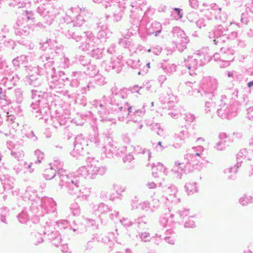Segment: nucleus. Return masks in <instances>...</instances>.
I'll list each match as a JSON object with an SVG mask.
<instances>
[{
	"label": "nucleus",
	"mask_w": 253,
	"mask_h": 253,
	"mask_svg": "<svg viewBox=\"0 0 253 253\" xmlns=\"http://www.w3.org/2000/svg\"><path fill=\"white\" fill-rule=\"evenodd\" d=\"M223 48H221V54L220 57H221V63L219 64V66L221 68H225L228 67L230 64V62L232 61L234 59L233 54L231 50H227L228 55L229 56V57H226V52L223 53Z\"/></svg>",
	"instance_id": "obj_10"
},
{
	"label": "nucleus",
	"mask_w": 253,
	"mask_h": 253,
	"mask_svg": "<svg viewBox=\"0 0 253 253\" xmlns=\"http://www.w3.org/2000/svg\"><path fill=\"white\" fill-rule=\"evenodd\" d=\"M75 141L76 142L84 140V138L83 137V136L82 134H80L78 135L75 138Z\"/></svg>",
	"instance_id": "obj_42"
},
{
	"label": "nucleus",
	"mask_w": 253,
	"mask_h": 253,
	"mask_svg": "<svg viewBox=\"0 0 253 253\" xmlns=\"http://www.w3.org/2000/svg\"><path fill=\"white\" fill-rule=\"evenodd\" d=\"M107 98L106 96H103L101 99V101L103 102L104 104H107Z\"/></svg>",
	"instance_id": "obj_48"
},
{
	"label": "nucleus",
	"mask_w": 253,
	"mask_h": 253,
	"mask_svg": "<svg viewBox=\"0 0 253 253\" xmlns=\"http://www.w3.org/2000/svg\"><path fill=\"white\" fill-rule=\"evenodd\" d=\"M162 47L160 46H157L152 49V52L154 54L156 55H158L160 54L162 51Z\"/></svg>",
	"instance_id": "obj_35"
},
{
	"label": "nucleus",
	"mask_w": 253,
	"mask_h": 253,
	"mask_svg": "<svg viewBox=\"0 0 253 253\" xmlns=\"http://www.w3.org/2000/svg\"><path fill=\"white\" fill-rule=\"evenodd\" d=\"M127 91L128 90L125 88L120 89L119 93L111 98L110 104L112 105V109L118 112H126V107L123 106L126 102L119 101L121 99H125L127 97Z\"/></svg>",
	"instance_id": "obj_6"
},
{
	"label": "nucleus",
	"mask_w": 253,
	"mask_h": 253,
	"mask_svg": "<svg viewBox=\"0 0 253 253\" xmlns=\"http://www.w3.org/2000/svg\"><path fill=\"white\" fill-rule=\"evenodd\" d=\"M124 141H125V142H126V141H130L129 139L127 137L126 135V138L124 139Z\"/></svg>",
	"instance_id": "obj_58"
},
{
	"label": "nucleus",
	"mask_w": 253,
	"mask_h": 253,
	"mask_svg": "<svg viewBox=\"0 0 253 253\" xmlns=\"http://www.w3.org/2000/svg\"><path fill=\"white\" fill-rule=\"evenodd\" d=\"M227 76L229 78H232L235 79L238 78L239 75L235 71H231L228 72Z\"/></svg>",
	"instance_id": "obj_33"
},
{
	"label": "nucleus",
	"mask_w": 253,
	"mask_h": 253,
	"mask_svg": "<svg viewBox=\"0 0 253 253\" xmlns=\"http://www.w3.org/2000/svg\"><path fill=\"white\" fill-rule=\"evenodd\" d=\"M52 43H50L49 42V45L50 46H48V47H49V48L51 49L52 48L51 47V46H52Z\"/></svg>",
	"instance_id": "obj_61"
},
{
	"label": "nucleus",
	"mask_w": 253,
	"mask_h": 253,
	"mask_svg": "<svg viewBox=\"0 0 253 253\" xmlns=\"http://www.w3.org/2000/svg\"><path fill=\"white\" fill-rule=\"evenodd\" d=\"M4 94L2 92V89L0 87V99H2L3 97H4Z\"/></svg>",
	"instance_id": "obj_49"
},
{
	"label": "nucleus",
	"mask_w": 253,
	"mask_h": 253,
	"mask_svg": "<svg viewBox=\"0 0 253 253\" xmlns=\"http://www.w3.org/2000/svg\"><path fill=\"white\" fill-rule=\"evenodd\" d=\"M224 48L223 49V53L225 51L226 52V57H229V56L228 55V53H227V50H230L229 49H227L226 48H224V47H223Z\"/></svg>",
	"instance_id": "obj_52"
},
{
	"label": "nucleus",
	"mask_w": 253,
	"mask_h": 253,
	"mask_svg": "<svg viewBox=\"0 0 253 253\" xmlns=\"http://www.w3.org/2000/svg\"><path fill=\"white\" fill-rule=\"evenodd\" d=\"M247 86L249 88H252L253 89V81L248 83Z\"/></svg>",
	"instance_id": "obj_47"
},
{
	"label": "nucleus",
	"mask_w": 253,
	"mask_h": 253,
	"mask_svg": "<svg viewBox=\"0 0 253 253\" xmlns=\"http://www.w3.org/2000/svg\"><path fill=\"white\" fill-rule=\"evenodd\" d=\"M189 4L193 8H197L199 6L198 0H189Z\"/></svg>",
	"instance_id": "obj_34"
},
{
	"label": "nucleus",
	"mask_w": 253,
	"mask_h": 253,
	"mask_svg": "<svg viewBox=\"0 0 253 253\" xmlns=\"http://www.w3.org/2000/svg\"><path fill=\"white\" fill-rule=\"evenodd\" d=\"M167 80V77L165 75H159L158 77V80L159 83L160 84V85L162 84L166 81Z\"/></svg>",
	"instance_id": "obj_36"
},
{
	"label": "nucleus",
	"mask_w": 253,
	"mask_h": 253,
	"mask_svg": "<svg viewBox=\"0 0 253 253\" xmlns=\"http://www.w3.org/2000/svg\"><path fill=\"white\" fill-rule=\"evenodd\" d=\"M197 141H205V139L203 137H199L197 139Z\"/></svg>",
	"instance_id": "obj_57"
},
{
	"label": "nucleus",
	"mask_w": 253,
	"mask_h": 253,
	"mask_svg": "<svg viewBox=\"0 0 253 253\" xmlns=\"http://www.w3.org/2000/svg\"><path fill=\"white\" fill-rule=\"evenodd\" d=\"M110 64V67L115 70L116 72L119 73L121 72L123 66L121 57L113 56L111 58Z\"/></svg>",
	"instance_id": "obj_13"
},
{
	"label": "nucleus",
	"mask_w": 253,
	"mask_h": 253,
	"mask_svg": "<svg viewBox=\"0 0 253 253\" xmlns=\"http://www.w3.org/2000/svg\"><path fill=\"white\" fill-rule=\"evenodd\" d=\"M59 75L60 77H63V76L65 75V73L64 72L60 71L59 72Z\"/></svg>",
	"instance_id": "obj_56"
},
{
	"label": "nucleus",
	"mask_w": 253,
	"mask_h": 253,
	"mask_svg": "<svg viewBox=\"0 0 253 253\" xmlns=\"http://www.w3.org/2000/svg\"><path fill=\"white\" fill-rule=\"evenodd\" d=\"M226 137V134H224V133H220V134H219V138H220L221 140H222V138H223V137Z\"/></svg>",
	"instance_id": "obj_50"
},
{
	"label": "nucleus",
	"mask_w": 253,
	"mask_h": 253,
	"mask_svg": "<svg viewBox=\"0 0 253 253\" xmlns=\"http://www.w3.org/2000/svg\"><path fill=\"white\" fill-rule=\"evenodd\" d=\"M28 137L31 138V141H36L37 140V137L35 136L33 131H31L28 134Z\"/></svg>",
	"instance_id": "obj_41"
},
{
	"label": "nucleus",
	"mask_w": 253,
	"mask_h": 253,
	"mask_svg": "<svg viewBox=\"0 0 253 253\" xmlns=\"http://www.w3.org/2000/svg\"><path fill=\"white\" fill-rule=\"evenodd\" d=\"M40 93V92L37 90H32V98L33 99L35 100L36 102H40L41 101L39 99L41 96Z\"/></svg>",
	"instance_id": "obj_22"
},
{
	"label": "nucleus",
	"mask_w": 253,
	"mask_h": 253,
	"mask_svg": "<svg viewBox=\"0 0 253 253\" xmlns=\"http://www.w3.org/2000/svg\"><path fill=\"white\" fill-rule=\"evenodd\" d=\"M110 114L108 113L107 114L105 113V115H103V116H101L100 117L101 118V121H110L112 122L114 120L113 118L109 116Z\"/></svg>",
	"instance_id": "obj_29"
},
{
	"label": "nucleus",
	"mask_w": 253,
	"mask_h": 253,
	"mask_svg": "<svg viewBox=\"0 0 253 253\" xmlns=\"http://www.w3.org/2000/svg\"><path fill=\"white\" fill-rule=\"evenodd\" d=\"M206 59V55L204 52L200 51L194 53L192 55L188 56L184 61L185 66L189 70V73L193 76L196 74V71L198 68L202 66L209 60Z\"/></svg>",
	"instance_id": "obj_2"
},
{
	"label": "nucleus",
	"mask_w": 253,
	"mask_h": 253,
	"mask_svg": "<svg viewBox=\"0 0 253 253\" xmlns=\"http://www.w3.org/2000/svg\"><path fill=\"white\" fill-rule=\"evenodd\" d=\"M40 102H32L31 105V107L32 108L33 110H36L39 107V104L38 103H39Z\"/></svg>",
	"instance_id": "obj_43"
},
{
	"label": "nucleus",
	"mask_w": 253,
	"mask_h": 253,
	"mask_svg": "<svg viewBox=\"0 0 253 253\" xmlns=\"http://www.w3.org/2000/svg\"><path fill=\"white\" fill-rule=\"evenodd\" d=\"M172 33L174 37L177 38L176 42H172L173 49H177L179 51L182 52L187 48L189 39L184 31L180 28L176 27L172 29Z\"/></svg>",
	"instance_id": "obj_3"
},
{
	"label": "nucleus",
	"mask_w": 253,
	"mask_h": 253,
	"mask_svg": "<svg viewBox=\"0 0 253 253\" xmlns=\"http://www.w3.org/2000/svg\"><path fill=\"white\" fill-rule=\"evenodd\" d=\"M227 32L223 26L219 25L213 32L209 33V37L215 44H221L228 39Z\"/></svg>",
	"instance_id": "obj_7"
},
{
	"label": "nucleus",
	"mask_w": 253,
	"mask_h": 253,
	"mask_svg": "<svg viewBox=\"0 0 253 253\" xmlns=\"http://www.w3.org/2000/svg\"><path fill=\"white\" fill-rule=\"evenodd\" d=\"M72 76L73 79L71 84L73 86H78L79 84V80L84 79L86 77L85 71L83 72L76 71L73 73Z\"/></svg>",
	"instance_id": "obj_14"
},
{
	"label": "nucleus",
	"mask_w": 253,
	"mask_h": 253,
	"mask_svg": "<svg viewBox=\"0 0 253 253\" xmlns=\"http://www.w3.org/2000/svg\"><path fill=\"white\" fill-rule=\"evenodd\" d=\"M25 16L27 20L33 19V13L32 12H29L26 11Z\"/></svg>",
	"instance_id": "obj_44"
},
{
	"label": "nucleus",
	"mask_w": 253,
	"mask_h": 253,
	"mask_svg": "<svg viewBox=\"0 0 253 253\" xmlns=\"http://www.w3.org/2000/svg\"><path fill=\"white\" fill-rule=\"evenodd\" d=\"M248 118L251 120L252 118L253 117V107H250L248 110Z\"/></svg>",
	"instance_id": "obj_39"
},
{
	"label": "nucleus",
	"mask_w": 253,
	"mask_h": 253,
	"mask_svg": "<svg viewBox=\"0 0 253 253\" xmlns=\"http://www.w3.org/2000/svg\"><path fill=\"white\" fill-rule=\"evenodd\" d=\"M69 60L68 58H64V62L66 64V66H68Z\"/></svg>",
	"instance_id": "obj_51"
},
{
	"label": "nucleus",
	"mask_w": 253,
	"mask_h": 253,
	"mask_svg": "<svg viewBox=\"0 0 253 253\" xmlns=\"http://www.w3.org/2000/svg\"><path fill=\"white\" fill-rule=\"evenodd\" d=\"M184 119H185V121L191 123L195 119V117L194 115L189 113L185 114Z\"/></svg>",
	"instance_id": "obj_26"
},
{
	"label": "nucleus",
	"mask_w": 253,
	"mask_h": 253,
	"mask_svg": "<svg viewBox=\"0 0 253 253\" xmlns=\"http://www.w3.org/2000/svg\"><path fill=\"white\" fill-rule=\"evenodd\" d=\"M145 113V111L144 109L143 108L142 109H139V110H136L134 112V115L135 116H138V117H141L143 116H144Z\"/></svg>",
	"instance_id": "obj_32"
},
{
	"label": "nucleus",
	"mask_w": 253,
	"mask_h": 253,
	"mask_svg": "<svg viewBox=\"0 0 253 253\" xmlns=\"http://www.w3.org/2000/svg\"><path fill=\"white\" fill-rule=\"evenodd\" d=\"M184 90L187 94L192 95L196 97L203 96L200 88L198 87V84L195 82L186 83L184 86Z\"/></svg>",
	"instance_id": "obj_9"
},
{
	"label": "nucleus",
	"mask_w": 253,
	"mask_h": 253,
	"mask_svg": "<svg viewBox=\"0 0 253 253\" xmlns=\"http://www.w3.org/2000/svg\"><path fill=\"white\" fill-rule=\"evenodd\" d=\"M217 114L221 118H231L235 115V111L232 105L221 100L217 110Z\"/></svg>",
	"instance_id": "obj_8"
},
{
	"label": "nucleus",
	"mask_w": 253,
	"mask_h": 253,
	"mask_svg": "<svg viewBox=\"0 0 253 253\" xmlns=\"http://www.w3.org/2000/svg\"><path fill=\"white\" fill-rule=\"evenodd\" d=\"M49 42L52 43V46H51V48H54L55 47H57L56 41L51 40V39H49L47 40L45 42H43L42 43V46L41 47V48L43 50H46V49H47L48 46H50ZM41 44H42V43Z\"/></svg>",
	"instance_id": "obj_18"
},
{
	"label": "nucleus",
	"mask_w": 253,
	"mask_h": 253,
	"mask_svg": "<svg viewBox=\"0 0 253 253\" xmlns=\"http://www.w3.org/2000/svg\"><path fill=\"white\" fill-rule=\"evenodd\" d=\"M189 136V134L186 126L178 127L177 132L174 134V138L177 141H186Z\"/></svg>",
	"instance_id": "obj_11"
},
{
	"label": "nucleus",
	"mask_w": 253,
	"mask_h": 253,
	"mask_svg": "<svg viewBox=\"0 0 253 253\" xmlns=\"http://www.w3.org/2000/svg\"><path fill=\"white\" fill-rule=\"evenodd\" d=\"M151 50L152 49H149L147 51H148V52H150L151 51Z\"/></svg>",
	"instance_id": "obj_64"
},
{
	"label": "nucleus",
	"mask_w": 253,
	"mask_h": 253,
	"mask_svg": "<svg viewBox=\"0 0 253 253\" xmlns=\"http://www.w3.org/2000/svg\"><path fill=\"white\" fill-rule=\"evenodd\" d=\"M198 14L196 12L189 13L187 15V18L190 22H195L198 19Z\"/></svg>",
	"instance_id": "obj_21"
},
{
	"label": "nucleus",
	"mask_w": 253,
	"mask_h": 253,
	"mask_svg": "<svg viewBox=\"0 0 253 253\" xmlns=\"http://www.w3.org/2000/svg\"><path fill=\"white\" fill-rule=\"evenodd\" d=\"M143 126V125L142 124H140L139 125V129H141Z\"/></svg>",
	"instance_id": "obj_59"
},
{
	"label": "nucleus",
	"mask_w": 253,
	"mask_h": 253,
	"mask_svg": "<svg viewBox=\"0 0 253 253\" xmlns=\"http://www.w3.org/2000/svg\"><path fill=\"white\" fill-rule=\"evenodd\" d=\"M32 76H31L29 79V83L30 84H33V82H32L33 79H32Z\"/></svg>",
	"instance_id": "obj_55"
},
{
	"label": "nucleus",
	"mask_w": 253,
	"mask_h": 253,
	"mask_svg": "<svg viewBox=\"0 0 253 253\" xmlns=\"http://www.w3.org/2000/svg\"><path fill=\"white\" fill-rule=\"evenodd\" d=\"M146 66H147V67L148 68H150V63H148L146 64Z\"/></svg>",
	"instance_id": "obj_60"
},
{
	"label": "nucleus",
	"mask_w": 253,
	"mask_h": 253,
	"mask_svg": "<svg viewBox=\"0 0 253 253\" xmlns=\"http://www.w3.org/2000/svg\"><path fill=\"white\" fill-rule=\"evenodd\" d=\"M41 60L43 62H44L45 61H48L47 63H44V66H45V68H47V67H49L50 65H52V63L53 62V61L52 60V58H51L50 57H48L45 55H42L41 56Z\"/></svg>",
	"instance_id": "obj_19"
},
{
	"label": "nucleus",
	"mask_w": 253,
	"mask_h": 253,
	"mask_svg": "<svg viewBox=\"0 0 253 253\" xmlns=\"http://www.w3.org/2000/svg\"><path fill=\"white\" fill-rule=\"evenodd\" d=\"M70 11L71 12L70 16L72 18V23L66 24L64 32L72 28H74L76 32H78V30H77V29L74 27H79L84 23V20L83 17L84 12L78 7L71 8Z\"/></svg>",
	"instance_id": "obj_5"
},
{
	"label": "nucleus",
	"mask_w": 253,
	"mask_h": 253,
	"mask_svg": "<svg viewBox=\"0 0 253 253\" xmlns=\"http://www.w3.org/2000/svg\"><path fill=\"white\" fill-rule=\"evenodd\" d=\"M176 66L174 65H172L170 67V68L171 69V70H173V71H176Z\"/></svg>",
	"instance_id": "obj_54"
},
{
	"label": "nucleus",
	"mask_w": 253,
	"mask_h": 253,
	"mask_svg": "<svg viewBox=\"0 0 253 253\" xmlns=\"http://www.w3.org/2000/svg\"><path fill=\"white\" fill-rule=\"evenodd\" d=\"M99 106H100V107H103V105L102 103H100L99 104Z\"/></svg>",
	"instance_id": "obj_63"
},
{
	"label": "nucleus",
	"mask_w": 253,
	"mask_h": 253,
	"mask_svg": "<svg viewBox=\"0 0 253 253\" xmlns=\"http://www.w3.org/2000/svg\"><path fill=\"white\" fill-rule=\"evenodd\" d=\"M123 106L126 107V112L122 111V112H118L116 111L117 113L119 114L120 113H124L126 115H129V113L131 112V110L132 109V107L131 106H129L128 105V103L127 102H125L124 105H123Z\"/></svg>",
	"instance_id": "obj_24"
},
{
	"label": "nucleus",
	"mask_w": 253,
	"mask_h": 253,
	"mask_svg": "<svg viewBox=\"0 0 253 253\" xmlns=\"http://www.w3.org/2000/svg\"><path fill=\"white\" fill-rule=\"evenodd\" d=\"M2 122H3L2 119L0 117V126L2 125ZM2 131L1 129L0 128V133H2Z\"/></svg>",
	"instance_id": "obj_53"
},
{
	"label": "nucleus",
	"mask_w": 253,
	"mask_h": 253,
	"mask_svg": "<svg viewBox=\"0 0 253 253\" xmlns=\"http://www.w3.org/2000/svg\"><path fill=\"white\" fill-rule=\"evenodd\" d=\"M25 58H26V57L25 56L22 55L20 57H18L17 58L13 59L12 62L14 65L18 66L19 65L18 62H19V60H22V59H25Z\"/></svg>",
	"instance_id": "obj_37"
},
{
	"label": "nucleus",
	"mask_w": 253,
	"mask_h": 253,
	"mask_svg": "<svg viewBox=\"0 0 253 253\" xmlns=\"http://www.w3.org/2000/svg\"><path fill=\"white\" fill-rule=\"evenodd\" d=\"M48 6V4L47 5L44 4L40 5L37 9L38 13L43 16H45L48 13V11L47 10Z\"/></svg>",
	"instance_id": "obj_17"
},
{
	"label": "nucleus",
	"mask_w": 253,
	"mask_h": 253,
	"mask_svg": "<svg viewBox=\"0 0 253 253\" xmlns=\"http://www.w3.org/2000/svg\"><path fill=\"white\" fill-rule=\"evenodd\" d=\"M31 32L32 30L29 27H24L21 32V35L23 36H27L30 35Z\"/></svg>",
	"instance_id": "obj_30"
},
{
	"label": "nucleus",
	"mask_w": 253,
	"mask_h": 253,
	"mask_svg": "<svg viewBox=\"0 0 253 253\" xmlns=\"http://www.w3.org/2000/svg\"><path fill=\"white\" fill-rule=\"evenodd\" d=\"M79 61L80 63L83 66L88 65L89 64V59L85 56L80 57Z\"/></svg>",
	"instance_id": "obj_25"
},
{
	"label": "nucleus",
	"mask_w": 253,
	"mask_h": 253,
	"mask_svg": "<svg viewBox=\"0 0 253 253\" xmlns=\"http://www.w3.org/2000/svg\"><path fill=\"white\" fill-rule=\"evenodd\" d=\"M196 24L197 27L199 29H201L202 27H204L206 26L207 23L206 21L203 18H198L196 22Z\"/></svg>",
	"instance_id": "obj_23"
},
{
	"label": "nucleus",
	"mask_w": 253,
	"mask_h": 253,
	"mask_svg": "<svg viewBox=\"0 0 253 253\" xmlns=\"http://www.w3.org/2000/svg\"><path fill=\"white\" fill-rule=\"evenodd\" d=\"M152 130L156 132L158 135H160L163 132V130L161 128L160 126L157 124L152 126Z\"/></svg>",
	"instance_id": "obj_27"
},
{
	"label": "nucleus",
	"mask_w": 253,
	"mask_h": 253,
	"mask_svg": "<svg viewBox=\"0 0 253 253\" xmlns=\"http://www.w3.org/2000/svg\"><path fill=\"white\" fill-rule=\"evenodd\" d=\"M169 114L173 118H177L178 117V114L177 113L171 112L169 113Z\"/></svg>",
	"instance_id": "obj_46"
},
{
	"label": "nucleus",
	"mask_w": 253,
	"mask_h": 253,
	"mask_svg": "<svg viewBox=\"0 0 253 253\" xmlns=\"http://www.w3.org/2000/svg\"><path fill=\"white\" fill-rule=\"evenodd\" d=\"M221 54V51H220L219 53H216L215 54H214V55L213 56V59L215 61H221V57H220Z\"/></svg>",
	"instance_id": "obj_38"
},
{
	"label": "nucleus",
	"mask_w": 253,
	"mask_h": 253,
	"mask_svg": "<svg viewBox=\"0 0 253 253\" xmlns=\"http://www.w3.org/2000/svg\"><path fill=\"white\" fill-rule=\"evenodd\" d=\"M174 11L176 13V16H175V18L180 19L182 18L183 15L182 13V9H179L178 8H174L173 9Z\"/></svg>",
	"instance_id": "obj_31"
},
{
	"label": "nucleus",
	"mask_w": 253,
	"mask_h": 253,
	"mask_svg": "<svg viewBox=\"0 0 253 253\" xmlns=\"http://www.w3.org/2000/svg\"><path fill=\"white\" fill-rule=\"evenodd\" d=\"M215 103L213 102L207 101L205 105V111L207 113H211L215 110Z\"/></svg>",
	"instance_id": "obj_16"
},
{
	"label": "nucleus",
	"mask_w": 253,
	"mask_h": 253,
	"mask_svg": "<svg viewBox=\"0 0 253 253\" xmlns=\"http://www.w3.org/2000/svg\"><path fill=\"white\" fill-rule=\"evenodd\" d=\"M4 37L3 35L0 34V39L3 38Z\"/></svg>",
	"instance_id": "obj_62"
},
{
	"label": "nucleus",
	"mask_w": 253,
	"mask_h": 253,
	"mask_svg": "<svg viewBox=\"0 0 253 253\" xmlns=\"http://www.w3.org/2000/svg\"><path fill=\"white\" fill-rule=\"evenodd\" d=\"M102 49L99 48L92 49L91 55L95 59H99L102 57Z\"/></svg>",
	"instance_id": "obj_20"
},
{
	"label": "nucleus",
	"mask_w": 253,
	"mask_h": 253,
	"mask_svg": "<svg viewBox=\"0 0 253 253\" xmlns=\"http://www.w3.org/2000/svg\"><path fill=\"white\" fill-rule=\"evenodd\" d=\"M66 36L70 39L72 38L77 42H81L79 48L83 51L88 50L95 46V43L98 41L92 33L87 31L83 32L81 35L76 32L74 28L65 32Z\"/></svg>",
	"instance_id": "obj_1"
},
{
	"label": "nucleus",
	"mask_w": 253,
	"mask_h": 253,
	"mask_svg": "<svg viewBox=\"0 0 253 253\" xmlns=\"http://www.w3.org/2000/svg\"><path fill=\"white\" fill-rule=\"evenodd\" d=\"M138 88L141 89V87H139L138 85H135L132 87V89L134 91H135L139 94H141V93L139 92Z\"/></svg>",
	"instance_id": "obj_45"
},
{
	"label": "nucleus",
	"mask_w": 253,
	"mask_h": 253,
	"mask_svg": "<svg viewBox=\"0 0 253 253\" xmlns=\"http://www.w3.org/2000/svg\"><path fill=\"white\" fill-rule=\"evenodd\" d=\"M162 31V25L160 23L157 21L153 22L148 28V34L149 35L154 34L156 37Z\"/></svg>",
	"instance_id": "obj_12"
},
{
	"label": "nucleus",
	"mask_w": 253,
	"mask_h": 253,
	"mask_svg": "<svg viewBox=\"0 0 253 253\" xmlns=\"http://www.w3.org/2000/svg\"><path fill=\"white\" fill-rule=\"evenodd\" d=\"M119 90L116 86L113 87L111 89V92L112 94L115 95L114 96H116L119 93Z\"/></svg>",
	"instance_id": "obj_40"
},
{
	"label": "nucleus",
	"mask_w": 253,
	"mask_h": 253,
	"mask_svg": "<svg viewBox=\"0 0 253 253\" xmlns=\"http://www.w3.org/2000/svg\"><path fill=\"white\" fill-rule=\"evenodd\" d=\"M85 72L86 75L93 76L97 74L98 70L95 66L89 64L87 67V71Z\"/></svg>",
	"instance_id": "obj_15"
},
{
	"label": "nucleus",
	"mask_w": 253,
	"mask_h": 253,
	"mask_svg": "<svg viewBox=\"0 0 253 253\" xmlns=\"http://www.w3.org/2000/svg\"><path fill=\"white\" fill-rule=\"evenodd\" d=\"M217 87V81L215 79L210 77L204 78L202 82V87L200 89L202 92L204 99H211L214 96V92Z\"/></svg>",
	"instance_id": "obj_4"
},
{
	"label": "nucleus",
	"mask_w": 253,
	"mask_h": 253,
	"mask_svg": "<svg viewBox=\"0 0 253 253\" xmlns=\"http://www.w3.org/2000/svg\"><path fill=\"white\" fill-rule=\"evenodd\" d=\"M15 119V117L13 116H11V115L8 116L7 121L9 124H10V125L11 124L13 125L12 126V127H16L18 126V124L17 123H15L14 122Z\"/></svg>",
	"instance_id": "obj_28"
}]
</instances>
